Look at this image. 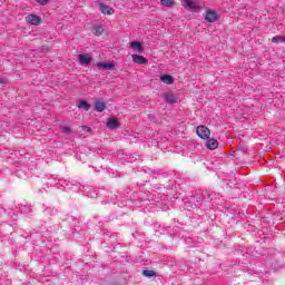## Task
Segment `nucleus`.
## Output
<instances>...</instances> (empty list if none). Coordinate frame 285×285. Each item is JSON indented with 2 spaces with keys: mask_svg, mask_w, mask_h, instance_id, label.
<instances>
[{
  "mask_svg": "<svg viewBox=\"0 0 285 285\" xmlns=\"http://www.w3.org/2000/svg\"><path fill=\"white\" fill-rule=\"evenodd\" d=\"M181 6L185 10H190V12H197L204 4L199 0H183Z\"/></svg>",
  "mask_w": 285,
  "mask_h": 285,
  "instance_id": "1",
  "label": "nucleus"
},
{
  "mask_svg": "<svg viewBox=\"0 0 285 285\" xmlns=\"http://www.w3.org/2000/svg\"><path fill=\"white\" fill-rule=\"evenodd\" d=\"M196 134L198 135V137L200 139H209V137H210V129H208V127L202 125V126L197 127Z\"/></svg>",
  "mask_w": 285,
  "mask_h": 285,
  "instance_id": "2",
  "label": "nucleus"
},
{
  "mask_svg": "<svg viewBox=\"0 0 285 285\" xmlns=\"http://www.w3.org/2000/svg\"><path fill=\"white\" fill-rule=\"evenodd\" d=\"M48 185L55 186L58 190H66V180L63 179L50 178Z\"/></svg>",
  "mask_w": 285,
  "mask_h": 285,
  "instance_id": "3",
  "label": "nucleus"
},
{
  "mask_svg": "<svg viewBox=\"0 0 285 285\" xmlns=\"http://www.w3.org/2000/svg\"><path fill=\"white\" fill-rule=\"evenodd\" d=\"M27 23H30V26H41V17L30 13L26 17Z\"/></svg>",
  "mask_w": 285,
  "mask_h": 285,
  "instance_id": "4",
  "label": "nucleus"
},
{
  "mask_svg": "<svg viewBox=\"0 0 285 285\" xmlns=\"http://www.w3.org/2000/svg\"><path fill=\"white\" fill-rule=\"evenodd\" d=\"M78 61L80 66H88L92 63V57H90L88 53H82L78 56Z\"/></svg>",
  "mask_w": 285,
  "mask_h": 285,
  "instance_id": "5",
  "label": "nucleus"
},
{
  "mask_svg": "<svg viewBox=\"0 0 285 285\" xmlns=\"http://www.w3.org/2000/svg\"><path fill=\"white\" fill-rule=\"evenodd\" d=\"M205 146L208 150H217L219 148V141L215 138H207Z\"/></svg>",
  "mask_w": 285,
  "mask_h": 285,
  "instance_id": "6",
  "label": "nucleus"
},
{
  "mask_svg": "<svg viewBox=\"0 0 285 285\" xmlns=\"http://www.w3.org/2000/svg\"><path fill=\"white\" fill-rule=\"evenodd\" d=\"M98 8H99V10H100V12L102 13V14H115V9H112L110 6H107L106 3H104V2H100L99 4H98Z\"/></svg>",
  "mask_w": 285,
  "mask_h": 285,
  "instance_id": "7",
  "label": "nucleus"
},
{
  "mask_svg": "<svg viewBox=\"0 0 285 285\" xmlns=\"http://www.w3.org/2000/svg\"><path fill=\"white\" fill-rule=\"evenodd\" d=\"M205 19L208 21V23H215V21L219 19V16L213 10H207Z\"/></svg>",
  "mask_w": 285,
  "mask_h": 285,
  "instance_id": "8",
  "label": "nucleus"
},
{
  "mask_svg": "<svg viewBox=\"0 0 285 285\" xmlns=\"http://www.w3.org/2000/svg\"><path fill=\"white\" fill-rule=\"evenodd\" d=\"M134 63H138V66H146L148 63V59L146 57L140 56V55H131Z\"/></svg>",
  "mask_w": 285,
  "mask_h": 285,
  "instance_id": "9",
  "label": "nucleus"
},
{
  "mask_svg": "<svg viewBox=\"0 0 285 285\" xmlns=\"http://www.w3.org/2000/svg\"><path fill=\"white\" fill-rule=\"evenodd\" d=\"M163 97L167 104H177V96L173 91L165 92Z\"/></svg>",
  "mask_w": 285,
  "mask_h": 285,
  "instance_id": "10",
  "label": "nucleus"
},
{
  "mask_svg": "<svg viewBox=\"0 0 285 285\" xmlns=\"http://www.w3.org/2000/svg\"><path fill=\"white\" fill-rule=\"evenodd\" d=\"M96 66L99 70H115L114 62H98Z\"/></svg>",
  "mask_w": 285,
  "mask_h": 285,
  "instance_id": "11",
  "label": "nucleus"
},
{
  "mask_svg": "<svg viewBox=\"0 0 285 285\" xmlns=\"http://www.w3.org/2000/svg\"><path fill=\"white\" fill-rule=\"evenodd\" d=\"M130 48H132L135 52H144V46L139 41L130 42Z\"/></svg>",
  "mask_w": 285,
  "mask_h": 285,
  "instance_id": "12",
  "label": "nucleus"
},
{
  "mask_svg": "<svg viewBox=\"0 0 285 285\" xmlns=\"http://www.w3.org/2000/svg\"><path fill=\"white\" fill-rule=\"evenodd\" d=\"M160 81H163V83H166L167 86H171V83H175V79L170 75L161 76Z\"/></svg>",
  "mask_w": 285,
  "mask_h": 285,
  "instance_id": "13",
  "label": "nucleus"
},
{
  "mask_svg": "<svg viewBox=\"0 0 285 285\" xmlns=\"http://www.w3.org/2000/svg\"><path fill=\"white\" fill-rule=\"evenodd\" d=\"M96 112H104L106 110V102L97 100L95 102Z\"/></svg>",
  "mask_w": 285,
  "mask_h": 285,
  "instance_id": "14",
  "label": "nucleus"
},
{
  "mask_svg": "<svg viewBox=\"0 0 285 285\" xmlns=\"http://www.w3.org/2000/svg\"><path fill=\"white\" fill-rule=\"evenodd\" d=\"M119 126V121L117 119H109L107 121V128H109L110 130H115V128H117Z\"/></svg>",
  "mask_w": 285,
  "mask_h": 285,
  "instance_id": "15",
  "label": "nucleus"
},
{
  "mask_svg": "<svg viewBox=\"0 0 285 285\" xmlns=\"http://www.w3.org/2000/svg\"><path fill=\"white\" fill-rule=\"evenodd\" d=\"M78 108L86 110V112H88V110H90V104H88L86 100H79Z\"/></svg>",
  "mask_w": 285,
  "mask_h": 285,
  "instance_id": "16",
  "label": "nucleus"
},
{
  "mask_svg": "<svg viewBox=\"0 0 285 285\" xmlns=\"http://www.w3.org/2000/svg\"><path fill=\"white\" fill-rule=\"evenodd\" d=\"M90 190H92V188L87 187V188L83 190V195H87V197H91V199L97 198V193H96V191H90Z\"/></svg>",
  "mask_w": 285,
  "mask_h": 285,
  "instance_id": "17",
  "label": "nucleus"
},
{
  "mask_svg": "<svg viewBox=\"0 0 285 285\" xmlns=\"http://www.w3.org/2000/svg\"><path fill=\"white\" fill-rule=\"evenodd\" d=\"M142 275L145 277H157V273H155L153 269H144Z\"/></svg>",
  "mask_w": 285,
  "mask_h": 285,
  "instance_id": "18",
  "label": "nucleus"
},
{
  "mask_svg": "<svg viewBox=\"0 0 285 285\" xmlns=\"http://www.w3.org/2000/svg\"><path fill=\"white\" fill-rule=\"evenodd\" d=\"M160 3L165 8H173V6H175V0H160Z\"/></svg>",
  "mask_w": 285,
  "mask_h": 285,
  "instance_id": "19",
  "label": "nucleus"
},
{
  "mask_svg": "<svg viewBox=\"0 0 285 285\" xmlns=\"http://www.w3.org/2000/svg\"><path fill=\"white\" fill-rule=\"evenodd\" d=\"M94 35H96L97 37H100V35H104V27L102 26H96L94 28Z\"/></svg>",
  "mask_w": 285,
  "mask_h": 285,
  "instance_id": "20",
  "label": "nucleus"
},
{
  "mask_svg": "<svg viewBox=\"0 0 285 285\" xmlns=\"http://www.w3.org/2000/svg\"><path fill=\"white\" fill-rule=\"evenodd\" d=\"M273 43H284V38L276 36L272 38Z\"/></svg>",
  "mask_w": 285,
  "mask_h": 285,
  "instance_id": "21",
  "label": "nucleus"
},
{
  "mask_svg": "<svg viewBox=\"0 0 285 285\" xmlns=\"http://www.w3.org/2000/svg\"><path fill=\"white\" fill-rule=\"evenodd\" d=\"M61 131L65 132V134H68V132H72V129L68 126H62Z\"/></svg>",
  "mask_w": 285,
  "mask_h": 285,
  "instance_id": "22",
  "label": "nucleus"
},
{
  "mask_svg": "<svg viewBox=\"0 0 285 285\" xmlns=\"http://www.w3.org/2000/svg\"><path fill=\"white\" fill-rule=\"evenodd\" d=\"M37 3H39V6H48V3L50 2V0H36Z\"/></svg>",
  "mask_w": 285,
  "mask_h": 285,
  "instance_id": "23",
  "label": "nucleus"
},
{
  "mask_svg": "<svg viewBox=\"0 0 285 285\" xmlns=\"http://www.w3.org/2000/svg\"><path fill=\"white\" fill-rule=\"evenodd\" d=\"M0 83H6V80L4 79H0Z\"/></svg>",
  "mask_w": 285,
  "mask_h": 285,
  "instance_id": "24",
  "label": "nucleus"
},
{
  "mask_svg": "<svg viewBox=\"0 0 285 285\" xmlns=\"http://www.w3.org/2000/svg\"><path fill=\"white\" fill-rule=\"evenodd\" d=\"M283 43H285V38H283Z\"/></svg>",
  "mask_w": 285,
  "mask_h": 285,
  "instance_id": "25",
  "label": "nucleus"
}]
</instances>
